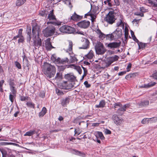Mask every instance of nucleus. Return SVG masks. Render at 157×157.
<instances>
[{
    "label": "nucleus",
    "instance_id": "64",
    "mask_svg": "<svg viewBox=\"0 0 157 157\" xmlns=\"http://www.w3.org/2000/svg\"><path fill=\"white\" fill-rule=\"evenodd\" d=\"M75 151V154L77 155H80V153L81 152L80 151H78L77 150H74Z\"/></svg>",
    "mask_w": 157,
    "mask_h": 157
},
{
    "label": "nucleus",
    "instance_id": "54",
    "mask_svg": "<svg viewBox=\"0 0 157 157\" xmlns=\"http://www.w3.org/2000/svg\"><path fill=\"white\" fill-rule=\"evenodd\" d=\"M27 31H28V34L30 35L31 33V29L30 27L27 26Z\"/></svg>",
    "mask_w": 157,
    "mask_h": 157
},
{
    "label": "nucleus",
    "instance_id": "32",
    "mask_svg": "<svg viewBox=\"0 0 157 157\" xmlns=\"http://www.w3.org/2000/svg\"><path fill=\"white\" fill-rule=\"evenodd\" d=\"M149 104V101H144L141 102L140 104V106L142 107H146L147 105H148Z\"/></svg>",
    "mask_w": 157,
    "mask_h": 157
},
{
    "label": "nucleus",
    "instance_id": "24",
    "mask_svg": "<svg viewBox=\"0 0 157 157\" xmlns=\"http://www.w3.org/2000/svg\"><path fill=\"white\" fill-rule=\"evenodd\" d=\"M23 58V63L24 66L25 67H26L28 66V61L27 59V58L25 56V55L22 56Z\"/></svg>",
    "mask_w": 157,
    "mask_h": 157
},
{
    "label": "nucleus",
    "instance_id": "40",
    "mask_svg": "<svg viewBox=\"0 0 157 157\" xmlns=\"http://www.w3.org/2000/svg\"><path fill=\"white\" fill-rule=\"evenodd\" d=\"M97 133L98 136L100 137V138L101 139H104V137L103 136V134L101 132H97Z\"/></svg>",
    "mask_w": 157,
    "mask_h": 157
},
{
    "label": "nucleus",
    "instance_id": "10",
    "mask_svg": "<svg viewBox=\"0 0 157 157\" xmlns=\"http://www.w3.org/2000/svg\"><path fill=\"white\" fill-rule=\"evenodd\" d=\"M119 57L117 55H115L114 56L109 57V60L106 63V67H107L113 62L118 60Z\"/></svg>",
    "mask_w": 157,
    "mask_h": 157
},
{
    "label": "nucleus",
    "instance_id": "60",
    "mask_svg": "<svg viewBox=\"0 0 157 157\" xmlns=\"http://www.w3.org/2000/svg\"><path fill=\"white\" fill-rule=\"evenodd\" d=\"M126 71H122V72H120L118 73V75H121V76L125 74L126 73Z\"/></svg>",
    "mask_w": 157,
    "mask_h": 157
},
{
    "label": "nucleus",
    "instance_id": "45",
    "mask_svg": "<svg viewBox=\"0 0 157 157\" xmlns=\"http://www.w3.org/2000/svg\"><path fill=\"white\" fill-rule=\"evenodd\" d=\"M9 83L10 87L14 86L15 84L13 80H12L11 79H10Z\"/></svg>",
    "mask_w": 157,
    "mask_h": 157
},
{
    "label": "nucleus",
    "instance_id": "38",
    "mask_svg": "<svg viewBox=\"0 0 157 157\" xmlns=\"http://www.w3.org/2000/svg\"><path fill=\"white\" fill-rule=\"evenodd\" d=\"M155 84V82H151L149 83L147 85H145L144 86L146 88L149 87L154 86Z\"/></svg>",
    "mask_w": 157,
    "mask_h": 157
},
{
    "label": "nucleus",
    "instance_id": "29",
    "mask_svg": "<svg viewBox=\"0 0 157 157\" xmlns=\"http://www.w3.org/2000/svg\"><path fill=\"white\" fill-rule=\"evenodd\" d=\"M94 57V52L91 50L89 53L86 55V57L89 59H91Z\"/></svg>",
    "mask_w": 157,
    "mask_h": 157
},
{
    "label": "nucleus",
    "instance_id": "53",
    "mask_svg": "<svg viewBox=\"0 0 157 157\" xmlns=\"http://www.w3.org/2000/svg\"><path fill=\"white\" fill-rule=\"evenodd\" d=\"M124 35L125 38H126L128 37V30L126 29V28H125L124 29Z\"/></svg>",
    "mask_w": 157,
    "mask_h": 157
},
{
    "label": "nucleus",
    "instance_id": "42",
    "mask_svg": "<svg viewBox=\"0 0 157 157\" xmlns=\"http://www.w3.org/2000/svg\"><path fill=\"white\" fill-rule=\"evenodd\" d=\"M151 119V118H144L142 121L141 122L143 124H146L148 123L149 119Z\"/></svg>",
    "mask_w": 157,
    "mask_h": 157
},
{
    "label": "nucleus",
    "instance_id": "6",
    "mask_svg": "<svg viewBox=\"0 0 157 157\" xmlns=\"http://www.w3.org/2000/svg\"><path fill=\"white\" fill-rule=\"evenodd\" d=\"M43 72L49 78L53 77L56 73L55 69H43Z\"/></svg>",
    "mask_w": 157,
    "mask_h": 157
},
{
    "label": "nucleus",
    "instance_id": "28",
    "mask_svg": "<svg viewBox=\"0 0 157 157\" xmlns=\"http://www.w3.org/2000/svg\"><path fill=\"white\" fill-rule=\"evenodd\" d=\"M106 38L107 40H110L115 39L113 33L111 34L107 35H106Z\"/></svg>",
    "mask_w": 157,
    "mask_h": 157
},
{
    "label": "nucleus",
    "instance_id": "19",
    "mask_svg": "<svg viewBox=\"0 0 157 157\" xmlns=\"http://www.w3.org/2000/svg\"><path fill=\"white\" fill-rule=\"evenodd\" d=\"M70 100V99L68 97L62 99L61 101V104L64 107H65L68 104Z\"/></svg>",
    "mask_w": 157,
    "mask_h": 157
},
{
    "label": "nucleus",
    "instance_id": "35",
    "mask_svg": "<svg viewBox=\"0 0 157 157\" xmlns=\"http://www.w3.org/2000/svg\"><path fill=\"white\" fill-rule=\"evenodd\" d=\"M16 97V95L12 94L10 93L9 95V99L11 102L13 103V102L14 99Z\"/></svg>",
    "mask_w": 157,
    "mask_h": 157
},
{
    "label": "nucleus",
    "instance_id": "23",
    "mask_svg": "<svg viewBox=\"0 0 157 157\" xmlns=\"http://www.w3.org/2000/svg\"><path fill=\"white\" fill-rule=\"evenodd\" d=\"M35 133L37 134V131L36 130H30L29 131L26 132L24 134V136H31Z\"/></svg>",
    "mask_w": 157,
    "mask_h": 157
},
{
    "label": "nucleus",
    "instance_id": "16",
    "mask_svg": "<svg viewBox=\"0 0 157 157\" xmlns=\"http://www.w3.org/2000/svg\"><path fill=\"white\" fill-rule=\"evenodd\" d=\"M45 48L48 50H50L52 48H54L50 42V38H48L45 41Z\"/></svg>",
    "mask_w": 157,
    "mask_h": 157
},
{
    "label": "nucleus",
    "instance_id": "8",
    "mask_svg": "<svg viewBox=\"0 0 157 157\" xmlns=\"http://www.w3.org/2000/svg\"><path fill=\"white\" fill-rule=\"evenodd\" d=\"M90 24V22L89 21L84 20L78 22L77 25L80 28L86 29L89 26Z\"/></svg>",
    "mask_w": 157,
    "mask_h": 157
},
{
    "label": "nucleus",
    "instance_id": "47",
    "mask_svg": "<svg viewBox=\"0 0 157 157\" xmlns=\"http://www.w3.org/2000/svg\"><path fill=\"white\" fill-rule=\"evenodd\" d=\"M14 65L18 69L21 68V66L20 64L18 62L16 61L14 62Z\"/></svg>",
    "mask_w": 157,
    "mask_h": 157
},
{
    "label": "nucleus",
    "instance_id": "30",
    "mask_svg": "<svg viewBox=\"0 0 157 157\" xmlns=\"http://www.w3.org/2000/svg\"><path fill=\"white\" fill-rule=\"evenodd\" d=\"M26 1V0H17L16 3V6H20L23 4Z\"/></svg>",
    "mask_w": 157,
    "mask_h": 157
},
{
    "label": "nucleus",
    "instance_id": "51",
    "mask_svg": "<svg viewBox=\"0 0 157 157\" xmlns=\"http://www.w3.org/2000/svg\"><path fill=\"white\" fill-rule=\"evenodd\" d=\"M84 84L86 88H89L90 86V85L88 83L87 81H85Z\"/></svg>",
    "mask_w": 157,
    "mask_h": 157
},
{
    "label": "nucleus",
    "instance_id": "46",
    "mask_svg": "<svg viewBox=\"0 0 157 157\" xmlns=\"http://www.w3.org/2000/svg\"><path fill=\"white\" fill-rule=\"evenodd\" d=\"M124 3L126 4H132L134 0H123Z\"/></svg>",
    "mask_w": 157,
    "mask_h": 157
},
{
    "label": "nucleus",
    "instance_id": "7",
    "mask_svg": "<svg viewBox=\"0 0 157 157\" xmlns=\"http://www.w3.org/2000/svg\"><path fill=\"white\" fill-rule=\"evenodd\" d=\"M89 41L86 38H83L81 40V47H79L80 49H86L89 47Z\"/></svg>",
    "mask_w": 157,
    "mask_h": 157
},
{
    "label": "nucleus",
    "instance_id": "15",
    "mask_svg": "<svg viewBox=\"0 0 157 157\" xmlns=\"http://www.w3.org/2000/svg\"><path fill=\"white\" fill-rule=\"evenodd\" d=\"M114 122L117 125H120L123 123V121L121 118L118 117L117 116H115L113 117Z\"/></svg>",
    "mask_w": 157,
    "mask_h": 157
},
{
    "label": "nucleus",
    "instance_id": "55",
    "mask_svg": "<svg viewBox=\"0 0 157 157\" xmlns=\"http://www.w3.org/2000/svg\"><path fill=\"white\" fill-rule=\"evenodd\" d=\"M27 99V98L24 96H21L20 97V100L21 101H24Z\"/></svg>",
    "mask_w": 157,
    "mask_h": 157
},
{
    "label": "nucleus",
    "instance_id": "17",
    "mask_svg": "<svg viewBox=\"0 0 157 157\" xmlns=\"http://www.w3.org/2000/svg\"><path fill=\"white\" fill-rule=\"evenodd\" d=\"M40 31V28L37 25H36L35 27H33L32 32L34 35L37 34L38 36H39V34Z\"/></svg>",
    "mask_w": 157,
    "mask_h": 157
},
{
    "label": "nucleus",
    "instance_id": "21",
    "mask_svg": "<svg viewBox=\"0 0 157 157\" xmlns=\"http://www.w3.org/2000/svg\"><path fill=\"white\" fill-rule=\"evenodd\" d=\"M42 68L44 69H53L54 68H56L53 65H51L47 63H44L42 66Z\"/></svg>",
    "mask_w": 157,
    "mask_h": 157
},
{
    "label": "nucleus",
    "instance_id": "59",
    "mask_svg": "<svg viewBox=\"0 0 157 157\" xmlns=\"http://www.w3.org/2000/svg\"><path fill=\"white\" fill-rule=\"evenodd\" d=\"M140 11L143 13L146 12L147 10L145 9L144 8V7H141L140 9Z\"/></svg>",
    "mask_w": 157,
    "mask_h": 157
},
{
    "label": "nucleus",
    "instance_id": "37",
    "mask_svg": "<svg viewBox=\"0 0 157 157\" xmlns=\"http://www.w3.org/2000/svg\"><path fill=\"white\" fill-rule=\"evenodd\" d=\"M128 107V104L125 105L123 107L120 108L119 109V110L121 111H124L126 110V109Z\"/></svg>",
    "mask_w": 157,
    "mask_h": 157
},
{
    "label": "nucleus",
    "instance_id": "5",
    "mask_svg": "<svg viewBox=\"0 0 157 157\" xmlns=\"http://www.w3.org/2000/svg\"><path fill=\"white\" fill-rule=\"evenodd\" d=\"M59 29L61 32L68 33H71L75 31V29L74 28L67 25H63Z\"/></svg>",
    "mask_w": 157,
    "mask_h": 157
},
{
    "label": "nucleus",
    "instance_id": "52",
    "mask_svg": "<svg viewBox=\"0 0 157 157\" xmlns=\"http://www.w3.org/2000/svg\"><path fill=\"white\" fill-rule=\"evenodd\" d=\"M104 132L106 134H110L111 133V131L107 129H105Z\"/></svg>",
    "mask_w": 157,
    "mask_h": 157
},
{
    "label": "nucleus",
    "instance_id": "14",
    "mask_svg": "<svg viewBox=\"0 0 157 157\" xmlns=\"http://www.w3.org/2000/svg\"><path fill=\"white\" fill-rule=\"evenodd\" d=\"M73 44L71 41H68L66 43L65 49L67 52L71 51L72 50Z\"/></svg>",
    "mask_w": 157,
    "mask_h": 157
},
{
    "label": "nucleus",
    "instance_id": "39",
    "mask_svg": "<svg viewBox=\"0 0 157 157\" xmlns=\"http://www.w3.org/2000/svg\"><path fill=\"white\" fill-rule=\"evenodd\" d=\"M26 105L28 107L30 108H34L35 105L30 102H27Z\"/></svg>",
    "mask_w": 157,
    "mask_h": 157
},
{
    "label": "nucleus",
    "instance_id": "41",
    "mask_svg": "<svg viewBox=\"0 0 157 157\" xmlns=\"http://www.w3.org/2000/svg\"><path fill=\"white\" fill-rule=\"evenodd\" d=\"M4 145H12L15 146H16L17 147H19V145L17 144H15L14 143H11V142H6L4 144Z\"/></svg>",
    "mask_w": 157,
    "mask_h": 157
},
{
    "label": "nucleus",
    "instance_id": "58",
    "mask_svg": "<svg viewBox=\"0 0 157 157\" xmlns=\"http://www.w3.org/2000/svg\"><path fill=\"white\" fill-rule=\"evenodd\" d=\"M139 47L140 48H144L145 47V44L142 43H140L139 44Z\"/></svg>",
    "mask_w": 157,
    "mask_h": 157
},
{
    "label": "nucleus",
    "instance_id": "9",
    "mask_svg": "<svg viewBox=\"0 0 157 157\" xmlns=\"http://www.w3.org/2000/svg\"><path fill=\"white\" fill-rule=\"evenodd\" d=\"M62 89H70L73 87L74 86L70 82L65 81L62 83Z\"/></svg>",
    "mask_w": 157,
    "mask_h": 157
},
{
    "label": "nucleus",
    "instance_id": "12",
    "mask_svg": "<svg viewBox=\"0 0 157 157\" xmlns=\"http://www.w3.org/2000/svg\"><path fill=\"white\" fill-rule=\"evenodd\" d=\"M65 78L71 82H74L76 79L75 77L72 74H68L65 75Z\"/></svg>",
    "mask_w": 157,
    "mask_h": 157
},
{
    "label": "nucleus",
    "instance_id": "44",
    "mask_svg": "<svg viewBox=\"0 0 157 157\" xmlns=\"http://www.w3.org/2000/svg\"><path fill=\"white\" fill-rule=\"evenodd\" d=\"M90 16L91 17V21L92 22H93L94 19L95 18L94 17V16L93 17V14L91 13L90 12H89L85 14V17H86L87 16Z\"/></svg>",
    "mask_w": 157,
    "mask_h": 157
},
{
    "label": "nucleus",
    "instance_id": "49",
    "mask_svg": "<svg viewBox=\"0 0 157 157\" xmlns=\"http://www.w3.org/2000/svg\"><path fill=\"white\" fill-rule=\"evenodd\" d=\"M70 60L71 62L73 63V62H75V61H77V59L75 57L72 56V57H71Z\"/></svg>",
    "mask_w": 157,
    "mask_h": 157
},
{
    "label": "nucleus",
    "instance_id": "11",
    "mask_svg": "<svg viewBox=\"0 0 157 157\" xmlns=\"http://www.w3.org/2000/svg\"><path fill=\"white\" fill-rule=\"evenodd\" d=\"M121 42H113L108 44L107 46L110 48H118L121 44Z\"/></svg>",
    "mask_w": 157,
    "mask_h": 157
},
{
    "label": "nucleus",
    "instance_id": "25",
    "mask_svg": "<svg viewBox=\"0 0 157 157\" xmlns=\"http://www.w3.org/2000/svg\"><path fill=\"white\" fill-rule=\"evenodd\" d=\"M105 104V101L104 100H102L100 101L98 105H95L96 108H103L104 107Z\"/></svg>",
    "mask_w": 157,
    "mask_h": 157
},
{
    "label": "nucleus",
    "instance_id": "13",
    "mask_svg": "<svg viewBox=\"0 0 157 157\" xmlns=\"http://www.w3.org/2000/svg\"><path fill=\"white\" fill-rule=\"evenodd\" d=\"M115 39L121 37L122 35V32L121 29H116L113 32Z\"/></svg>",
    "mask_w": 157,
    "mask_h": 157
},
{
    "label": "nucleus",
    "instance_id": "27",
    "mask_svg": "<svg viewBox=\"0 0 157 157\" xmlns=\"http://www.w3.org/2000/svg\"><path fill=\"white\" fill-rule=\"evenodd\" d=\"M53 10L50 11V13L48 14V18L49 20H53L56 19V18L55 15L53 13Z\"/></svg>",
    "mask_w": 157,
    "mask_h": 157
},
{
    "label": "nucleus",
    "instance_id": "43",
    "mask_svg": "<svg viewBox=\"0 0 157 157\" xmlns=\"http://www.w3.org/2000/svg\"><path fill=\"white\" fill-rule=\"evenodd\" d=\"M56 91L57 94L59 95H62L63 94V92L60 90L59 89H56Z\"/></svg>",
    "mask_w": 157,
    "mask_h": 157
},
{
    "label": "nucleus",
    "instance_id": "18",
    "mask_svg": "<svg viewBox=\"0 0 157 157\" xmlns=\"http://www.w3.org/2000/svg\"><path fill=\"white\" fill-rule=\"evenodd\" d=\"M96 32L100 39L103 40L105 38V35L102 33L99 29H97Z\"/></svg>",
    "mask_w": 157,
    "mask_h": 157
},
{
    "label": "nucleus",
    "instance_id": "62",
    "mask_svg": "<svg viewBox=\"0 0 157 157\" xmlns=\"http://www.w3.org/2000/svg\"><path fill=\"white\" fill-rule=\"evenodd\" d=\"M100 123H96L92 124V126L94 127H98Z\"/></svg>",
    "mask_w": 157,
    "mask_h": 157
},
{
    "label": "nucleus",
    "instance_id": "63",
    "mask_svg": "<svg viewBox=\"0 0 157 157\" xmlns=\"http://www.w3.org/2000/svg\"><path fill=\"white\" fill-rule=\"evenodd\" d=\"M132 37L133 39V40L135 41H136V42H137L138 40L136 38V37H135V36L134 35H133V36H132Z\"/></svg>",
    "mask_w": 157,
    "mask_h": 157
},
{
    "label": "nucleus",
    "instance_id": "4",
    "mask_svg": "<svg viewBox=\"0 0 157 157\" xmlns=\"http://www.w3.org/2000/svg\"><path fill=\"white\" fill-rule=\"evenodd\" d=\"M115 18L113 11H110L107 15L105 20L107 23L112 24L115 21Z\"/></svg>",
    "mask_w": 157,
    "mask_h": 157
},
{
    "label": "nucleus",
    "instance_id": "33",
    "mask_svg": "<svg viewBox=\"0 0 157 157\" xmlns=\"http://www.w3.org/2000/svg\"><path fill=\"white\" fill-rule=\"evenodd\" d=\"M116 26L117 27H120L122 28L123 29L124 28V24L121 20H120L116 24Z\"/></svg>",
    "mask_w": 157,
    "mask_h": 157
},
{
    "label": "nucleus",
    "instance_id": "48",
    "mask_svg": "<svg viewBox=\"0 0 157 157\" xmlns=\"http://www.w3.org/2000/svg\"><path fill=\"white\" fill-rule=\"evenodd\" d=\"M62 78V74L61 73L57 72L56 74V76L55 77L56 78Z\"/></svg>",
    "mask_w": 157,
    "mask_h": 157
},
{
    "label": "nucleus",
    "instance_id": "61",
    "mask_svg": "<svg viewBox=\"0 0 157 157\" xmlns=\"http://www.w3.org/2000/svg\"><path fill=\"white\" fill-rule=\"evenodd\" d=\"M74 132L75 133L74 135H75L76 134H77V135H78L81 133L79 130H77L76 129H75Z\"/></svg>",
    "mask_w": 157,
    "mask_h": 157
},
{
    "label": "nucleus",
    "instance_id": "1",
    "mask_svg": "<svg viewBox=\"0 0 157 157\" xmlns=\"http://www.w3.org/2000/svg\"><path fill=\"white\" fill-rule=\"evenodd\" d=\"M51 59L52 61L55 64H59L60 65L59 66L57 65V66L58 67H64V66H63L61 65L62 64H64L67 62L68 61V59L67 58L62 59H61L59 58H56V56L55 54H53L52 56Z\"/></svg>",
    "mask_w": 157,
    "mask_h": 157
},
{
    "label": "nucleus",
    "instance_id": "31",
    "mask_svg": "<svg viewBox=\"0 0 157 157\" xmlns=\"http://www.w3.org/2000/svg\"><path fill=\"white\" fill-rule=\"evenodd\" d=\"M72 68L74 69H81L80 67H76L74 64H70L68 65H66L65 67H62L61 69H65L66 68Z\"/></svg>",
    "mask_w": 157,
    "mask_h": 157
},
{
    "label": "nucleus",
    "instance_id": "22",
    "mask_svg": "<svg viewBox=\"0 0 157 157\" xmlns=\"http://www.w3.org/2000/svg\"><path fill=\"white\" fill-rule=\"evenodd\" d=\"M42 42L41 39L39 38L37 40H36L34 42V46L36 47L39 48L41 46Z\"/></svg>",
    "mask_w": 157,
    "mask_h": 157
},
{
    "label": "nucleus",
    "instance_id": "57",
    "mask_svg": "<svg viewBox=\"0 0 157 157\" xmlns=\"http://www.w3.org/2000/svg\"><path fill=\"white\" fill-rule=\"evenodd\" d=\"M22 29H20L18 31V36H22Z\"/></svg>",
    "mask_w": 157,
    "mask_h": 157
},
{
    "label": "nucleus",
    "instance_id": "20",
    "mask_svg": "<svg viewBox=\"0 0 157 157\" xmlns=\"http://www.w3.org/2000/svg\"><path fill=\"white\" fill-rule=\"evenodd\" d=\"M82 16L78 15L75 13L71 17V19L74 21H78L81 20L82 18Z\"/></svg>",
    "mask_w": 157,
    "mask_h": 157
},
{
    "label": "nucleus",
    "instance_id": "34",
    "mask_svg": "<svg viewBox=\"0 0 157 157\" xmlns=\"http://www.w3.org/2000/svg\"><path fill=\"white\" fill-rule=\"evenodd\" d=\"M48 13V11L45 10H41L39 13V14L42 17H46Z\"/></svg>",
    "mask_w": 157,
    "mask_h": 157
},
{
    "label": "nucleus",
    "instance_id": "36",
    "mask_svg": "<svg viewBox=\"0 0 157 157\" xmlns=\"http://www.w3.org/2000/svg\"><path fill=\"white\" fill-rule=\"evenodd\" d=\"M10 90L12 94L16 95L17 93L16 89L15 86L10 87Z\"/></svg>",
    "mask_w": 157,
    "mask_h": 157
},
{
    "label": "nucleus",
    "instance_id": "2",
    "mask_svg": "<svg viewBox=\"0 0 157 157\" xmlns=\"http://www.w3.org/2000/svg\"><path fill=\"white\" fill-rule=\"evenodd\" d=\"M96 53L98 55H103L106 52V49L103 44L100 42H98L95 46Z\"/></svg>",
    "mask_w": 157,
    "mask_h": 157
},
{
    "label": "nucleus",
    "instance_id": "56",
    "mask_svg": "<svg viewBox=\"0 0 157 157\" xmlns=\"http://www.w3.org/2000/svg\"><path fill=\"white\" fill-rule=\"evenodd\" d=\"M152 75V77L154 79L157 80V71L153 73Z\"/></svg>",
    "mask_w": 157,
    "mask_h": 157
},
{
    "label": "nucleus",
    "instance_id": "50",
    "mask_svg": "<svg viewBox=\"0 0 157 157\" xmlns=\"http://www.w3.org/2000/svg\"><path fill=\"white\" fill-rule=\"evenodd\" d=\"M19 39L18 40V42L19 43H22L24 41V38L23 36H19Z\"/></svg>",
    "mask_w": 157,
    "mask_h": 157
},
{
    "label": "nucleus",
    "instance_id": "3",
    "mask_svg": "<svg viewBox=\"0 0 157 157\" xmlns=\"http://www.w3.org/2000/svg\"><path fill=\"white\" fill-rule=\"evenodd\" d=\"M55 28L53 26L47 27L43 31L44 36L46 37L51 36L53 35L55 33Z\"/></svg>",
    "mask_w": 157,
    "mask_h": 157
},
{
    "label": "nucleus",
    "instance_id": "26",
    "mask_svg": "<svg viewBox=\"0 0 157 157\" xmlns=\"http://www.w3.org/2000/svg\"><path fill=\"white\" fill-rule=\"evenodd\" d=\"M47 111L45 107H43L42 110L39 113V117H43L46 113Z\"/></svg>",
    "mask_w": 157,
    "mask_h": 157
}]
</instances>
